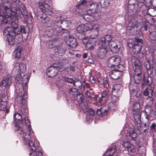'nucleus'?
<instances>
[{
  "mask_svg": "<svg viewBox=\"0 0 156 156\" xmlns=\"http://www.w3.org/2000/svg\"><path fill=\"white\" fill-rule=\"evenodd\" d=\"M23 92H19L17 96L16 101L21 107L19 111L23 114L15 112L13 115L15 131L17 136L20 138L23 139L24 144L28 146L30 150L29 155L31 156H43L41 147L39 146L38 141L34 136V132L30 124V122L27 115L28 108L27 105V92L26 89Z\"/></svg>",
  "mask_w": 156,
  "mask_h": 156,
  "instance_id": "1",
  "label": "nucleus"
},
{
  "mask_svg": "<svg viewBox=\"0 0 156 156\" xmlns=\"http://www.w3.org/2000/svg\"><path fill=\"white\" fill-rule=\"evenodd\" d=\"M20 1L19 0H10L8 1L3 6L5 13L3 11L0 9V23L2 21L6 22L10 21L11 19H15L17 17L22 18L23 16L27 15V12L25 6L23 5L22 11L18 7Z\"/></svg>",
  "mask_w": 156,
  "mask_h": 156,
  "instance_id": "2",
  "label": "nucleus"
},
{
  "mask_svg": "<svg viewBox=\"0 0 156 156\" xmlns=\"http://www.w3.org/2000/svg\"><path fill=\"white\" fill-rule=\"evenodd\" d=\"M13 31L11 30H4L3 34L6 36V41L7 42L8 44L10 46H13L14 44H19L21 41V38H20L19 40L15 38L16 35H14L13 33Z\"/></svg>",
  "mask_w": 156,
  "mask_h": 156,
  "instance_id": "3",
  "label": "nucleus"
},
{
  "mask_svg": "<svg viewBox=\"0 0 156 156\" xmlns=\"http://www.w3.org/2000/svg\"><path fill=\"white\" fill-rule=\"evenodd\" d=\"M62 67L63 65L62 63L57 62L53 64L47 69L46 71L47 75L49 77H54L57 74L59 70Z\"/></svg>",
  "mask_w": 156,
  "mask_h": 156,
  "instance_id": "4",
  "label": "nucleus"
},
{
  "mask_svg": "<svg viewBox=\"0 0 156 156\" xmlns=\"http://www.w3.org/2000/svg\"><path fill=\"white\" fill-rule=\"evenodd\" d=\"M121 61V57L120 56L115 55L112 56L108 59L107 61V64L108 67L115 68L116 66H119Z\"/></svg>",
  "mask_w": 156,
  "mask_h": 156,
  "instance_id": "5",
  "label": "nucleus"
},
{
  "mask_svg": "<svg viewBox=\"0 0 156 156\" xmlns=\"http://www.w3.org/2000/svg\"><path fill=\"white\" fill-rule=\"evenodd\" d=\"M131 62L135 73L142 74V67L138 59L136 57L132 56L131 58Z\"/></svg>",
  "mask_w": 156,
  "mask_h": 156,
  "instance_id": "6",
  "label": "nucleus"
},
{
  "mask_svg": "<svg viewBox=\"0 0 156 156\" xmlns=\"http://www.w3.org/2000/svg\"><path fill=\"white\" fill-rule=\"evenodd\" d=\"M38 3L39 8L41 9L43 13L49 15L52 14L53 10L51 7L48 5L45 1L41 0L38 2Z\"/></svg>",
  "mask_w": 156,
  "mask_h": 156,
  "instance_id": "7",
  "label": "nucleus"
},
{
  "mask_svg": "<svg viewBox=\"0 0 156 156\" xmlns=\"http://www.w3.org/2000/svg\"><path fill=\"white\" fill-rule=\"evenodd\" d=\"M126 134L125 138L128 141H135L136 137V134L132 128H125L124 131Z\"/></svg>",
  "mask_w": 156,
  "mask_h": 156,
  "instance_id": "8",
  "label": "nucleus"
},
{
  "mask_svg": "<svg viewBox=\"0 0 156 156\" xmlns=\"http://www.w3.org/2000/svg\"><path fill=\"white\" fill-rule=\"evenodd\" d=\"M119 69L114 70L110 72L109 76L112 79H117L121 76L120 72L122 73L125 70V68L122 65H119Z\"/></svg>",
  "mask_w": 156,
  "mask_h": 156,
  "instance_id": "9",
  "label": "nucleus"
},
{
  "mask_svg": "<svg viewBox=\"0 0 156 156\" xmlns=\"http://www.w3.org/2000/svg\"><path fill=\"white\" fill-rule=\"evenodd\" d=\"M26 64L23 62H16L14 65L13 71L17 73H23L26 70Z\"/></svg>",
  "mask_w": 156,
  "mask_h": 156,
  "instance_id": "10",
  "label": "nucleus"
},
{
  "mask_svg": "<svg viewBox=\"0 0 156 156\" xmlns=\"http://www.w3.org/2000/svg\"><path fill=\"white\" fill-rule=\"evenodd\" d=\"M12 81L11 77L8 76L4 77L0 83V90H3L6 88H9L11 85Z\"/></svg>",
  "mask_w": 156,
  "mask_h": 156,
  "instance_id": "11",
  "label": "nucleus"
},
{
  "mask_svg": "<svg viewBox=\"0 0 156 156\" xmlns=\"http://www.w3.org/2000/svg\"><path fill=\"white\" fill-rule=\"evenodd\" d=\"M99 45V46L97 51V55L99 58H103L107 53L108 47L102 44Z\"/></svg>",
  "mask_w": 156,
  "mask_h": 156,
  "instance_id": "12",
  "label": "nucleus"
},
{
  "mask_svg": "<svg viewBox=\"0 0 156 156\" xmlns=\"http://www.w3.org/2000/svg\"><path fill=\"white\" fill-rule=\"evenodd\" d=\"M62 44V40L61 38H53L51 39L48 42V47L50 48H56Z\"/></svg>",
  "mask_w": 156,
  "mask_h": 156,
  "instance_id": "13",
  "label": "nucleus"
},
{
  "mask_svg": "<svg viewBox=\"0 0 156 156\" xmlns=\"http://www.w3.org/2000/svg\"><path fill=\"white\" fill-rule=\"evenodd\" d=\"M112 37L110 35H105L100 38L98 43L99 44H102L108 47L110 42L113 41H112Z\"/></svg>",
  "mask_w": 156,
  "mask_h": 156,
  "instance_id": "14",
  "label": "nucleus"
},
{
  "mask_svg": "<svg viewBox=\"0 0 156 156\" xmlns=\"http://www.w3.org/2000/svg\"><path fill=\"white\" fill-rule=\"evenodd\" d=\"M134 39L136 41V43L132 48V50L135 53L137 54L142 48L143 40L141 39L138 38L137 37H135Z\"/></svg>",
  "mask_w": 156,
  "mask_h": 156,
  "instance_id": "15",
  "label": "nucleus"
},
{
  "mask_svg": "<svg viewBox=\"0 0 156 156\" xmlns=\"http://www.w3.org/2000/svg\"><path fill=\"white\" fill-rule=\"evenodd\" d=\"M120 46L119 43L114 41H111L108 45V49H110L114 53H117L119 51Z\"/></svg>",
  "mask_w": 156,
  "mask_h": 156,
  "instance_id": "16",
  "label": "nucleus"
},
{
  "mask_svg": "<svg viewBox=\"0 0 156 156\" xmlns=\"http://www.w3.org/2000/svg\"><path fill=\"white\" fill-rule=\"evenodd\" d=\"M121 144L124 147L125 150L129 152H132L134 151V146L128 142L123 141Z\"/></svg>",
  "mask_w": 156,
  "mask_h": 156,
  "instance_id": "17",
  "label": "nucleus"
},
{
  "mask_svg": "<svg viewBox=\"0 0 156 156\" xmlns=\"http://www.w3.org/2000/svg\"><path fill=\"white\" fill-rule=\"evenodd\" d=\"M121 90H118L116 89H113L112 88V98L113 101L116 102L119 99V96L121 94Z\"/></svg>",
  "mask_w": 156,
  "mask_h": 156,
  "instance_id": "18",
  "label": "nucleus"
},
{
  "mask_svg": "<svg viewBox=\"0 0 156 156\" xmlns=\"http://www.w3.org/2000/svg\"><path fill=\"white\" fill-rule=\"evenodd\" d=\"M90 24H85L81 25L78 27V28H82V29H97L99 27V24L98 23L94 25L91 28Z\"/></svg>",
  "mask_w": 156,
  "mask_h": 156,
  "instance_id": "19",
  "label": "nucleus"
},
{
  "mask_svg": "<svg viewBox=\"0 0 156 156\" xmlns=\"http://www.w3.org/2000/svg\"><path fill=\"white\" fill-rule=\"evenodd\" d=\"M68 41L69 42V45L72 48H75L77 45V43L76 39L72 36H69L68 38Z\"/></svg>",
  "mask_w": 156,
  "mask_h": 156,
  "instance_id": "20",
  "label": "nucleus"
},
{
  "mask_svg": "<svg viewBox=\"0 0 156 156\" xmlns=\"http://www.w3.org/2000/svg\"><path fill=\"white\" fill-rule=\"evenodd\" d=\"M133 113L135 120L136 121H140L141 114L140 112V109L133 110Z\"/></svg>",
  "mask_w": 156,
  "mask_h": 156,
  "instance_id": "21",
  "label": "nucleus"
},
{
  "mask_svg": "<svg viewBox=\"0 0 156 156\" xmlns=\"http://www.w3.org/2000/svg\"><path fill=\"white\" fill-rule=\"evenodd\" d=\"M23 49V48L21 46H18L15 49L14 52V55L15 58H20Z\"/></svg>",
  "mask_w": 156,
  "mask_h": 156,
  "instance_id": "22",
  "label": "nucleus"
},
{
  "mask_svg": "<svg viewBox=\"0 0 156 156\" xmlns=\"http://www.w3.org/2000/svg\"><path fill=\"white\" fill-rule=\"evenodd\" d=\"M7 97L6 96L2 98L0 103V110L4 111L5 109L7 104Z\"/></svg>",
  "mask_w": 156,
  "mask_h": 156,
  "instance_id": "23",
  "label": "nucleus"
},
{
  "mask_svg": "<svg viewBox=\"0 0 156 156\" xmlns=\"http://www.w3.org/2000/svg\"><path fill=\"white\" fill-rule=\"evenodd\" d=\"M115 151L114 147L108 148L104 153L103 156H117L115 153Z\"/></svg>",
  "mask_w": 156,
  "mask_h": 156,
  "instance_id": "24",
  "label": "nucleus"
},
{
  "mask_svg": "<svg viewBox=\"0 0 156 156\" xmlns=\"http://www.w3.org/2000/svg\"><path fill=\"white\" fill-rule=\"evenodd\" d=\"M98 82L99 84H101L105 88L107 89L109 87V85L107 81L104 80L103 78L99 77L98 79Z\"/></svg>",
  "mask_w": 156,
  "mask_h": 156,
  "instance_id": "25",
  "label": "nucleus"
},
{
  "mask_svg": "<svg viewBox=\"0 0 156 156\" xmlns=\"http://www.w3.org/2000/svg\"><path fill=\"white\" fill-rule=\"evenodd\" d=\"M98 4L96 2L93 3L91 4L90 10L91 11V13H94L98 12Z\"/></svg>",
  "mask_w": 156,
  "mask_h": 156,
  "instance_id": "26",
  "label": "nucleus"
},
{
  "mask_svg": "<svg viewBox=\"0 0 156 156\" xmlns=\"http://www.w3.org/2000/svg\"><path fill=\"white\" fill-rule=\"evenodd\" d=\"M146 118L150 120H153L156 118V113L152 110H150L149 113L146 116Z\"/></svg>",
  "mask_w": 156,
  "mask_h": 156,
  "instance_id": "27",
  "label": "nucleus"
},
{
  "mask_svg": "<svg viewBox=\"0 0 156 156\" xmlns=\"http://www.w3.org/2000/svg\"><path fill=\"white\" fill-rule=\"evenodd\" d=\"M65 49L60 45L56 47L55 49V53L59 55H62L65 53Z\"/></svg>",
  "mask_w": 156,
  "mask_h": 156,
  "instance_id": "28",
  "label": "nucleus"
},
{
  "mask_svg": "<svg viewBox=\"0 0 156 156\" xmlns=\"http://www.w3.org/2000/svg\"><path fill=\"white\" fill-rule=\"evenodd\" d=\"M18 18L19 17H17L16 18L14 19H11L10 21H7L6 22H5L4 21H2V23L1 24L0 23V24L1 25L3 23H10L11 22L12 27L13 28V29H16L18 27V24H17L15 22H14L13 21L15 20L16 19H18Z\"/></svg>",
  "mask_w": 156,
  "mask_h": 156,
  "instance_id": "29",
  "label": "nucleus"
},
{
  "mask_svg": "<svg viewBox=\"0 0 156 156\" xmlns=\"http://www.w3.org/2000/svg\"><path fill=\"white\" fill-rule=\"evenodd\" d=\"M144 67L147 70V73L150 74L152 73L153 71V66L151 65L150 62L148 61L144 63Z\"/></svg>",
  "mask_w": 156,
  "mask_h": 156,
  "instance_id": "30",
  "label": "nucleus"
},
{
  "mask_svg": "<svg viewBox=\"0 0 156 156\" xmlns=\"http://www.w3.org/2000/svg\"><path fill=\"white\" fill-rule=\"evenodd\" d=\"M141 77L142 74L135 73L133 77L135 83H139L141 81Z\"/></svg>",
  "mask_w": 156,
  "mask_h": 156,
  "instance_id": "31",
  "label": "nucleus"
},
{
  "mask_svg": "<svg viewBox=\"0 0 156 156\" xmlns=\"http://www.w3.org/2000/svg\"><path fill=\"white\" fill-rule=\"evenodd\" d=\"M131 34L136 35L138 37L142 35L143 33L141 30H130Z\"/></svg>",
  "mask_w": 156,
  "mask_h": 156,
  "instance_id": "32",
  "label": "nucleus"
},
{
  "mask_svg": "<svg viewBox=\"0 0 156 156\" xmlns=\"http://www.w3.org/2000/svg\"><path fill=\"white\" fill-rule=\"evenodd\" d=\"M57 30H46L44 31L45 35L49 37H51L53 35L56 34Z\"/></svg>",
  "mask_w": 156,
  "mask_h": 156,
  "instance_id": "33",
  "label": "nucleus"
},
{
  "mask_svg": "<svg viewBox=\"0 0 156 156\" xmlns=\"http://www.w3.org/2000/svg\"><path fill=\"white\" fill-rule=\"evenodd\" d=\"M12 31H13V33H14V35H19L20 37L23 36V35H21V34H27V31L26 30H11Z\"/></svg>",
  "mask_w": 156,
  "mask_h": 156,
  "instance_id": "34",
  "label": "nucleus"
},
{
  "mask_svg": "<svg viewBox=\"0 0 156 156\" xmlns=\"http://www.w3.org/2000/svg\"><path fill=\"white\" fill-rule=\"evenodd\" d=\"M90 37L91 39H94L96 38L98 34V30H90Z\"/></svg>",
  "mask_w": 156,
  "mask_h": 156,
  "instance_id": "35",
  "label": "nucleus"
},
{
  "mask_svg": "<svg viewBox=\"0 0 156 156\" xmlns=\"http://www.w3.org/2000/svg\"><path fill=\"white\" fill-rule=\"evenodd\" d=\"M143 94L144 95L146 96H148L149 94H150L151 95H153V89L151 88L150 89L146 88L144 91Z\"/></svg>",
  "mask_w": 156,
  "mask_h": 156,
  "instance_id": "36",
  "label": "nucleus"
},
{
  "mask_svg": "<svg viewBox=\"0 0 156 156\" xmlns=\"http://www.w3.org/2000/svg\"><path fill=\"white\" fill-rule=\"evenodd\" d=\"M134 28L137 29H141L143 26V24L141 22H136L132 26Z\"/></svg>",
  "mask_w": 156,
  "mask_h": 156,
  "instance_id": "37",
  "label": "nucleus"
},
{
  "mask_svg": "<svg viewBox=\"0 0 156 156\" xmlns=\"http://www.w3.org/2000/svg\"><path fill=\"white\" fill-rule=\"evenodd\" d=\"M147 12L150 16H156V10L154 8L148 9Z\"/></svg>",
  "mask_w": 156,
  "mask_h": 156,
  "instance_id": "38",
  "label": "nucleus"
},
{
  "mask_svg": "<svg viewBox=\"0 0 156 156\" xmlns=\"http://www.w3.org/2000/svg\"><path fill=\"white\" fill-rule=\"evenodd\" d=\"M69 93L73 96H76L79 92L77 89L73 87L71 88L69 90Z\"/></svg>",
  "mask_w": 156,
  "mask_h": 156,
  "instance_id": "39",
  "label": "nucleus"
},
{
  "mask_svg": "<svg viewBox=\"0 0 156 156\" xmlns=\"http://www.w3.org/2000/svg\"><path fill=\"white\" fill-rule=\"evenodd\" d=\"M136 43L135 40H134L130 39L129 40L128 42L127 43V44L129 48H132Z\"/></svg>",
  "mask_w": 156,
  "mask_h": 156,
  "instance_id": "40",
  "label": "nucleus"
},
{
  "mask_svg": "<svg viewBox=\"0 0 156 156\" xmlns=\"http://www.w3.org/2000/svg\"><path fill=\"white\" fill-rule=\"evenodd\" d=\"M94 45V43L90 41L88 42V43H87L85 45V46L87 49L91 50L93 49Z\"/></svg>",
  "mask_w": 156,
  "mask_h": 156,
  "instance_id": "41",
  "label": "nucleus"
},
{
  "mask_svg": "<svg viewBox=\"0 0 156 156\" xmlns=\"http://www.w3.org/2000/svg\"><path fill=\"white\" fill-rule=\"evenodd\" d=\"M110 4V1L109 0H102L100 2L101 6L103 8L108 7Z\"/></svg>",
  "mask_w": 156,
  "mask_h": 156,
  "instance_id": "42",
  "label": "nucleus"
},
{
  "mask_svg": "<svg viewBox=\"0 0 156 156\" xmlns=\"http://www.w3.org/2000/svg\"><path fill=\"white\" fill-rule=\"evenodd\" d=\"M73 85L76 88L80 89L82 88V83L80 80H77L76 81H74L73 83Z\"/></svg>",
  "mask_w": 156,
  "mask_h": 156,
  "instance_id": "43",
  "label": "nucleus"
},
{
  "mask_svg": "<svg viewBox=\"0 0 156 156\" xmlns=\"http://www.w3.org/2000/svg\"><path fill=\"white\" fill-rule=\"evenodd\" d=\"M79 106L82 109H86L87 108V104L86 102L83 101L80 103Z\"/></svg>",
  "mask_w": 156,
  "mask_h": 156,
  "instance_id": "44",
  "label": "nucleus"
},
{
  "mask_svg": "<svg viewBox=\"0 0 156 156\" xmlns=\"http://www.w3.org/2000/svg\"><path fill=\"white\" fill-rule=\"evenodd\" d=\"M84 19L87 21H92L93 16L90 14H85L83 16Z\"/></svg>",
  "mask_w": 156,
  "mask_h": 156,
  "instance_id": "45",
  "label": "nucleus"
},
{
  "mask_svg": "<svg viewBox=\"0 0 156 156\" xmlns=\"http://www.w3.org/2000/svg\"><path fill=\"white\" fill-rule=\"evenodd\" d=\"M108 110H114L116 108V105L113 102H111L108 104Z\"/></svg>",
  "mask_w": 156,
  "mask_h": 156,
  "instance_id": "46",
  "label": "nucleus"
},
{
  "mask_svg": "<svg viewBox=\"0 0 156 156\" xmlns=\"http://www.w3.org/2000/svg\"><path fill=\"white\" fill-rule=\"evenodd\" d=\"M41 18V21L43 23H46L48 22L50 20V18L48 16L43 17L39 16Z\"/></svg>",
  "mask_w": 156,
  "mask_h": 156,
  "instance_id": "47",
  "label": "nucleus"
},
{
  "mask_svg": "<svg viewBox=\"0 0 156 156\" xmlns=\"http://www.w3.org/2000/svg\"><path fill=\"white\" fill-rule=\"evenodd\" d=\"M146 102L148 105L150 106L153 103V99L151 97H148L146 99Z\"/></svg>",
  "mask_w": 156,
  "mask_h": 156,
  "instance_id": "48",
  "label": "nucleus"
},
{
  "mask_svg": "<svg viewBox=\"0 0 156 156\" xmlns=\"http://www.w3.org/2000/svg\"><path fill=\"white\" fill-rule=\"evenodd\" d=\"M76 99L79 103L83 101V96L82 94H78L76 96Z\"/></svg>",
  "mask_w": 156,
  "mask_h": 156,
  "instance_id": "49",
  "label": "nucleus"
},
{
  "mask_svg": "<svg viewBox=\"0 0 156 156\" xmlns=\"http://www.w3.org/2000/svg\"><path fill=\"white\" fill-rule=\"evenodd\" d=\"M108 91L107 90H105L102 92L101 96L99 98V101L100 102H101L102 99L105 98L108 94Z\"/></svg>",
  "mask_w": 156,
  "mask_h": 156,
  "instance_id": "50",
  "label": "nucleus"
},
{
  "mask_svg": "<svg viewBox=\"0 0 156 156\" xmlns=\"http://www.w3.org/2000/svg\"><path fill=\"white\" fill-rule=\"evenodd\" d=\"M129 87L130 91L133 93L137 89V87L136 86H133L132 84H129Z\"/></svg>",
  "mask_w": 156,
  "mask_h": 156,
  "instance_id": "51",
  "label": "nucleus"
},
{
  "mask_svg": "<svg viewBox=\"0 0 156 156\" xmlns=\"http://www.w3.org/2000/svg\"><path fill=\"white\" fill-rule=\"evenodd\" d=\"M63 80L71 84H73L74 81L73 79L66 77L63 78Z\"/></svg>",
  "mask_w": 156,
  "mask_h": 156,
  "instance_id": "52",
  "label": "nucleus"
},
{
  "mask_svg": "<svg viewBox=\"0 0 156 156\" xmlns=\"http://www.w3.org/2000/svg\"><path fill=\"white\" fill-rule=\"evenodd\" d=\"M112 88H113V89H116L118 90H121L122 91V86L120 84H116Z\"/></svg>",
  "mask_w": 156,
  "mask_h": 156,
  "instance_id": "53",
  "label": "nucleus"
},
{
  "mask_svg": "<svg viewBox=\"0 0 156 156\" xmlns=\"http://www.w3.org/2000/svg\"><path fill=\"white\" fill-rule=\"evenodd\" d=\"M101 116H103L107 114L108 112V110L106 109L105 107L101 108Z\"/></svg>",
  "mask_w": 156,
  "mask_h": 156,
  "instance_id": "54",
  "label": "nucleus"
},
{
  "mask_svg": "<svg viewBox=\"0 0 156 156\" xmlns=\"http://www.w3.org/2000/svg\"><path fill=\"white\" fill-rule=\"evenodd\" d=\"M140 109V105L137 102L135 103L133 105V110Z\"/></svg>",
  "mask_w": 156,
  "mask_h": 156,
  "instance_id": "55",
  "label": "nucleus"
},
{
  "mask_svg": "<svg viewBox=\"0 0 156 156\" xmlns=\"http://www.w3.org/2000/svg\"><path fill=\"white\" fill-rule=\"evenodd\" d=\"M86 110L90 115H94L95 114V112L92 109L87 108Z\"/></svg>",
  "mask_w": 156,
  "mask_h": 156,
  "instance_id": "56",
  "label": "nucleus"
},
{
  "mask_svg": "<svg viewBox=\"0 0 156 156\" xmlns=\"http://www.w3.org/2000/svg\"><path fill=\"white\" fill-rule=\"evenodd\" d=\"M86 92L87 94V96H88V98L90 99H92V95H93L92 93L91 92H90L88 90H87Z\"/></svg>",
  "mask_w": 156,
  "mask_h": 156,
  "instance_id": "57",
  "label": "nucleus"
},
{
  "mask_svg": "<svg viewBox=\"0 0 156 156\" xmlns=\"http://www.w3.org/2000/svg\"><path fill=\"white\" fill-rule=\"evenodd\" d=\"M156 126V123L154 122L153 123L150 127V129L152 131H155V128Z\"/></svg>",
  "mask_w": 156,
  "mask_h": 156,
  "instance_id": "58",
  "label": "nucleus"
},
{
  "mask_svg": "<svg viewBox=\"0 0 156 156\" xmlns=\"http://www.w3.org/2000/svg\"><path fill=\"white\" fill-rule=\"evenodd\" d=\"M26 28L28 29H31L33 28V25L32 23H29L27 24V26L26 27Z\"/></svg>",
  "mask_w": 156,
  "mask_h": 156,
  "instance_id": "59",
  "label": "nucleus"
},
{
  "mask_svg": "<svg viewBox=\"0 0 156 156\" xmlns=\"http://www.w3.org/2000/svg\"><path fill=\"white\" fill-rule=\"evenodd\" d=\"M61 23H62V22L61 21H58V25H56L57 27H55V28L56 29H60L61 28L62 29V30L65 29V28H62V26H59V24H60Z\"/></svg>",
  "mask_w": 156,
  "mask_h": 156,
  "instance_id": "60",
  "label": "nucleus"
},
{
  "mask_svg": "<svg viewBox=\"0 0 156 156\" xmlns=\"http://www.w3.org/2000/svg\"><path fill=\"white\" fill-rule=\"evenodd\" d=\"M142 82V87L143 88L145 86H146V85L147 84V82H145V78L144 77L143 78V79H142V82Z\"/></svg>",
  "mask_w": 156,
  "mask_h": 156,
  "instance_id": "61",
  "label": "nucleus"
},
{
  "mask_svg": "<svg viewBox=\"0 0 156 156\" xmlns=\"http://www.w3.org/2000/svg\"><path fill=\"white\" fill-rule=\"evenodd\" d=\"M88 0H83V1H81L79 5H84L87 4V2Z\"/></svg>",
  "mask_w": 156,
  "mask_h": 156,
  "instance_id": "62",
  "label": "nucleus"
},
{
  "mask_svg": "<svg viewBox=\"0 0 156 156\" xmlns=\"http://www.w3.org/2000/svg\"><path fill=\"white\" fill-rule=\"evenodd\" d=\"M101 108L100 109H98L97 110L96 112L97 114L98 115L101 116Z\"/></svg>",
  "mask_w": 156,
  "mask_h": 156,
  "instance_id": "63",
  "label": "nucleus"
},
{
  "mask_svg": "<svg viewBox=\"0 0 156 156\" xmlns=\"http://www.w3.org/2000/svg\"><path fill=\"white\" fill-rule=\"evenodd\" d=\"M16 73L17 74V75L16 76V79H17L18 80L19 79H20L21 77V73L19 74L17 73Z\"/></svg>",
  "mask_w": 156,
  "mask_h": 156,
  "instance_id": "64",
  "label": "nucleus"
}]
</instances>
